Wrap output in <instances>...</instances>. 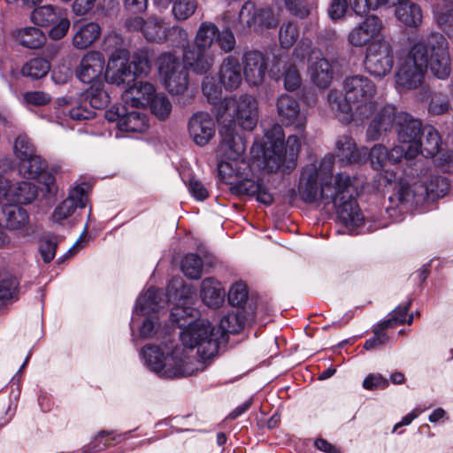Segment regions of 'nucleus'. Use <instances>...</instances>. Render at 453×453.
<instances>
[{"label": "nucleus", "instance_id": "obj_4", "mask_svg": "<svg viewBox=\"0 0 453 453\" xmlns=\"http://www.w3.org/2000/svg\"><path fill=\"white\" fill-rule=\"evenodd\" d=\"M395 126L400 143L408 144L405 151L407 157H416L420 151L419 135L422 124L418 119L406 112L396 113L393 105H385L370 122L366 131L369 140H378L383 132Z\"/></svg>", "mask_w": 453, "mask_h": 453}, {"label": "nucleus", "instance_id": "obj_62", "mask_svg": "<svg viewBox=\"0 0 453 453\" xmlns=\"http://www.w3.org/2000/svg\"><path fill=\"white\" fill-rule=\"evenodd\" d=\"M216 42L225 53L231 52L235 47V38L229 29L219 30Z\"/></svg>", "mask_w": 453, "mask_h": 453}, {"label": "nucleus", "instance_id": "obj_6", "mask_svg": "<svg viewBox=\"0 0 453 453\" xmlns=\"http://www.w3.org/2000/svg\"><path fill=\"white\" fill-rule=\"evenodd\" d=\"M219 136V175L224 182L232 184V178L242 177L250 170V164L244 158L246 143L234 127L220 126Z\"/></svg>", "mask_w": 453, "mask_h": 453}, {"label": "nucleus", "instance_id": "obj_64", "mask_svg": "<svg viewBox=\"0 0 453 453\" xmlns=\"http://www.w3.org/2000/svg\"><path fill=\"white\" fill-rule=\"evenodd\" d=\"M158 330L157 318L155 316L147 317L140 327V337L143 339L152 338L157 334Z\"/></svg>", "mask_w": 453, "mask_h": 453}, {"label": "nucleus", "instance_id": "obj_2", "mask_svg": "<svg viewBox=\"0 0 453 453\" xmlns=\"http://www.w3.org/2000/svg\"><path fill=\"white\" fill-rule=\"evenodd\" d=\"M333 167L332 157H325L319 166L307 165L300 177L298 192L305 203H319L325 207L332 205L339 221L352 231L362 224L364 216L353 196L350 176L340 173L332 181Z\"/></svg>", "mask_w": 453, "mask_h": 453}, {"label": "nucleus", "instance_id": "obj_37", "mask_svg": "<svg viewBox=\"0 0 453 453\" xmlns=\"http://www.w3.org/2000/svg\"><path fill=\"white\" fill-rule=\"evenodd\" d=\"M65 12L60 7L50 4L43 5L33 11L31 19L35 25L49 27L55 24Z\"/></svg>", "mask_w": 453, "mask_h": 453}, {"label": "nucleus", "instance_id": "obj_26", "mask_svg": "<svg viewBox=\"0 0 453 453\" xmlns=\"http://www.w3.org/2000/svg\"><path fill=\"white\" fill-rule=\"evenodd\" d=\"M232 181V190L238 195L256 196L257 200L265 205L271 204L273 201V196L260 180L243 179L234 184L233 180Z\"/></svg>", "mask_w": 453, "mask_h": 453}, {"label": "nucleus", "instance_id": "obj_1", "mask_svg": "<svg viewBox=\"0 0 453 453\" xmlns=\"http://www.w3.org/2000/svg\"><path fill=\"white\" fill-rule=\"evenodd\" d=\"M181 345H148L142 350L146 366L157 376L174 379L191 376L204 369V365L193 355L203 360L214 357L220 343V332L209 321L196 319L189 323L180 334Z\"/></svg>", "mask_w": 453, "mask_h": 453}, {"label": "nucleus", "instance_id": "obj_59", "mask_svg": "<svg viewBox=\"0 0 453 453\" xmlns=\"http://www.w3.org/2000/svg\"><path fill=\"white\" fill-rule=\"evenodd\" d=\"M435 19L440 28L448 36L453 37V9L436 13Z\"/></svg>", "mask_w": 453, "mask_h": 453}, {"label": "nucleus", "instance_id": "obj_25", "mask_svg": "<svg viewBox=\"0 0 453 453\" xmlns=\"http://www.w3.org/2000/svg\"><path fill=\"white\" fill-rule=\"evenodd\" d=\"M183 61L195 73L203 74L212 68L214 57L208 50L188 47L184 50Z\"/></svg>", "mask_w": 453, "mask_h": 453}, {"label": "nucleus", "instance_id": "obj_35", "mask_svg": "<svg viewBox=\"0 0 453 453\" xmlns=\"http://www.w3.org/2000/svg\"><path fill=\"white\" fill-rule=\"evenodd\" d=\"M420 151L426 157H434L440 149L441 136L438 131L432 126L422 128V140L419 139Z\"/></svg>", "mask_w": 453, "mask_h": 453}, {"label": "nucleus", "instance_id": "obj_27", "mask_svg": "<svg viewBox=\"0 0 453 453\" xmlns=\"http://www.w3.org/2000/svg\"><path fill=\"white\" fill-rule=\"evenodd\" d=\"M2 206L3 213L5 216L6 228L9 230L20 231L23 236L29 235V217L27 211L15 204Z\"/></svg>", "mask_w": 453, "mask_h": 453}, {"label": "nucleus", "instance_id": "obj_3", "mask_svg": "<svg viewBox=\"0 0 453 453\" xmlns=\"http://www.w3.org/2000/svg\"><path fill=\"white\" fill-rule=\"evenodd\" d=\"M344 95L331 89L327 102L333 111L343 122L363 123L375 115L382 107L375 100L377 87L364 74L346 76L342 82Z\"/></svg>", "mask_w": 453, "mask_h": 453}, {"label": "nucleus", "instance_id": "obj_16", "mask_svg": "<svg viewBox=\"0 0 453 453\" xmlns=\"http://www.w3.org/2000/svg\"><path fill=\"white\" fill-rule=\"evenodd\" d=\"M384 28L382 20L376 15H368L354 27L348 35V42L353 47L361 48L375 41Z\"/></svg>", "mask_w": 453, "mask_h": 453}, {"label": "nucleus", "instance_id": "obj_48", "mask_svg": "<svg viewBox=\"0 0 453 453\" xmlns=\"http://www.w3.org/2000/svg\"><path fill=\"white\" fill-rule=\"evenodd\" d=\"M299 31L296 24L288 21L283 23L279 31V40L282 48L289 49L296 42Z\"/></svg>", "mask_w": 453, "mask_h": 453}, {"label": "nucleus", "instance_id": "obj_58", "mask_svg": "<svg viewBox=\"0 0 453 453\" xmlns=\"http://www.w3.org/2000/svg\"><path fill=\"white\" fill-rule=\"evenodd\" d=\"M51 26L52 28L49 32L50 37L53 40H59L63 38L70 27V21L67 18L66 12H65L60 18L58 19V21Z\"/></svg>", "mask_w": 453, "mask_h": 453}, {"label": "nucleus", "instance_id": "obj_49", "mask_svg": "<svg viewBox=\"0 0 453 453\" xmlns=\"http://www.w3.org/2000/svg\"><path fill=\"white\" fill-rule=\"evenodd\" d=\"M222 88L220 82L217 81V80L212 76H205L203 83H202V90L208 99V101L211 104H216L220 100L222 96Z\"/></svg>", "mask_w": 453, "mask_h": 453}, {"label": "nucleus", "instance_id": "obj_40", "mask_svg": "<svg viewBox=\"0 0 453 453\" xmlns=\"http://www.w3.org/2000/svg\"><path fill=\"white\" fill-rule=\"evenodd\" d=\"M46 163L40 156L35 155L19 160V173L27 179H35L44 172Z\"/></svg>", "mask_w": 453, "mask_h": 453}, {"label": "nucleus", "instance_id": "obj_53", "mask_svg": "<svg viewBox=\"0 0 453 453\" xmlns=\"http://www.w3.org/2000/svg\"><path fill=\"white\" fill-rule=\"evenodd\" d=\"M278 23L279 19L274 15L271 8H257L256 29L274 27Z\"/></svg>", "mask_w": 453, "mask_h": 453}, {"label": "nucleus", "instance_id": "obj_55", "mask_svg": "<svg viewBox=\"0 0 453 453\" xmlns=\"http://www.w3.org/2000/svg\"><path fill=\"white\" fill-rule=\"evenodd\" d=\"M18 280L15 277L9 276L0 281V307L5 301L13 297L17 291Z\"/></svg>", "mask_w": 453, "mask_h": 453}, {"label": "nucleus", "instance_id": "obj_51", "mask_svg": "<svg viewBox=\"0 0 453 453\" xmlns=\"http://www.w3.org/2000/svg\"><path fill=\"white\" fill-rule=\"evenodd\" d=\"M14 154L19 160L36 155L35 146L27 135L20 134L16 138Z\"/></svg>", "mask_w": 453, "mask_h": 453}, {"label": "nucleus", "instance_id": "obj_13", "mask_svg": "<svg viewBox=\"0 0 453 453\" xmlns=\"http://www.w3.org/2000/svg\"><path fill=\"white\" fill-rule=\"evenodd\" d=\"M129 58L130 55L127 49L117 48L112 51L105 68V81L109 83L120 86L128 82L130 80H134Z\"/></svg>", "mask_w": 453, "mask_h": 453}, {"label": "nucleus", "instance_id": "obj_39", "mask_svg": "<svg viewBox=\"0 0 453 453\" xmlns=\"http://www.w3.org/2000/svg\"><path fill=\"white\" fill-rule=\"evenodd\" d=\"M165 30L162 19L151 16L145 20L142 35L147 41L155 42H165Z\"/></svg>", "mask_w": 453, "mask_h": 453}, {"label": "nucleus", "instance_id": "obj_44", "mask_svg": "<svg viewBox=\"0 0 453 453\" xmlns=\"http://www.w3.org/2000/svg\"><path fill=\"white\" fill-rule=\"evenodd\" d=\"M173 4L172 13L175 19L184 21L190 18L197 8L196 0H169Z\"/></svg>", "mask_w": 453, "mask_h": 453}, {"label": "nucleus", "instance_id": "obj_45", "mask_svg": "<svg viewBox=\"0 0 453 453\" xmlns=\"http://www.w3.org/2000/svg\"><path fill=\"white\" fill-rule=\"evenodd\" d=\"M243 326V322L237 313H228L223 316L219 322V326L216 330L220 332V342L226 334H237Z\"/></svg>", "mask_w": 453, "mask_h": 453}, {"label": "nucleus", "instance_id": "obj_10", "mask_svg": "<svg viewBox=\"0 0 453 453\" xmlns=\"http://www.w3.org/2000/svg\"><path fill=\"white\" fill-rule=\"evenodd\" d=\"M365 68L373 76L383 77L388 74L394 65V51L391 43L384 39H376L366 48Z\"/></svg>", "mask_w": 453, "mask_h": 453}, {"label": "nucleus", "instance_id": "obj_33", "mask_svg": "<svg viewBox=\"0 0 453 453\" xmlns=\"http://www.w3.org/2000/svg\"><path fill=\"white\" fill-rule=\"evenodd\" d=\"M280 65L281 63L279 62L274 66L278 68V71L280 73V75H276V73H273L274 78L276 80H282L284 88L287 91L298 89L302 85V77L296 65L292 62H286L281 65V70L280 69Z\"/></svg>", "mask_w": 453, "mask_h": 453}, {"label": "nucleus", "instance_id": "obj_47", "mask_svg": "<svg viewBox=\"0 0 453 453\" xmlns=\"http://www.w3.org/2000/svg\"><path fill=\"white\" fill-rule=\"evenodd\" d=\"M181 270L186 277L193 280L200 278L203 270V261L196 254H188L181 261Z\"/></svg>", "mask_w": 453, "mask_h": 453}, {"label": "nucleus", "instance_id": "obj_46", "mask_svg": "<svg viewBox=\"0 0 453 453\" xmlns=\"http://www.w3.org/2000/svg\"><path fill=\"white\" fill-rule=\"evenodd\" d=\"M425 186L427 193L426 202L444 196L449 188L447 179L441 176L432 177L429 184H425Z\"/></svg>", "mask_w": 453, "mask_h": 453}, {"label": "nucleus", "instance_id": "obj_21", "mask_svg": "<svg viewBox=\"0 0 453 453\" xmlns=\"http://www.w3.org/2000/svg\"><path fill=\"white\" fill-rule=\"evenodd\" d=\"M156 94V88L152 83L134 79L133 85L123 92L122 98L127 105L144 108L150 104Z\"/></svg>", "mask_w": 453, "mask_h": 453}, {"label": "nucleus", "instance_id": "obj_12", "mask_svg": "<svg viewBox=\"0 0 453 453\" xmlns=\"http://www.w3.org/2000/svg\"><path fill=\"white\" fill-rule=\"evenodd\" d=\"M276 110L279 120L286 127L303 134L308 121V111L302 107L300 102L288 94H281L276 100Z\"/></svg>", "mask_w": 453, "mask_h": 453}, {"label": "nucleus", "instance_id": "obj_11", "mask_svg": "<svg viewBox=\"0 0 453 453\" xmlns=\"http://www.w3.org/2000/svg\"><path fill=\"white\" fill-rule=\"evenodd\" d=\"M427 50V67L438 79L444 80L451 73V60L448 42L440 34L431 35L426 42H421Z\"/></svg>", "mask_w": 453, "mask_h": 453}, {"label": "nucleus", "instance_id": "obj_31", "mask_svg": "<svg viewBox=\"0 0 453 453\" xmlns=\"http://www.w3.org/2000/svg\"><path fill=\"white\" fill-rule=\"evenodd\" d=\"M336 148L337 157L348 163L362 162L367 154V149H357L355 141L349 136H341L336 142Z\"/></svg>", "mask_w": 453, "mask_h": 453}, {"label": "nucleus", "instance_id": "obj_18", "mask_svg": "<svg viewBox=\"0 0 453 453\" xmlns=\"http://www.w3.org/2000/svg\"><path fill=\"white\" fill-rule=\"evenodd\" d=\"M188 132L192 141L198 146L206 145L215 134V123L206 111L194 113L188 123Z\"/></svg>", "mask_w": 453, "mask_h": 453}, {"label": "nucleus", "instance_id": "obj_63", "mask_svg": "<svg viewBox=\"0 0 453 453\" xmlns=\"http://www.w3.org/2000/svg\"><path fill=\"white\" fill-rule=\"evenodd\" d=\"M57 241L54 238H47L41 242L39 251L45 263L52 261L56 255Z\"/></svg>", "mask_w": 453, "mask_h": 453}, {"label": "nucleus", "instance_id": "obj_20", "mask_svg": "<svg viewBox=\"0 0 453 453\" xmlns=\"http://www.w3.org/2000/svg\"><path fill=\"white\" fill-rule=\"evenodd\" d=\"M308 73L311 81L320 88H327L333 80L334 72L329 61L321 51H313L308 58Z\"/></svg>", "mask_w": 453, "mask_h": 453}, {"label": "nucleus", "instance_id": "obj_5", "mask_svg": "<svg viewBox=\"0 0 453 453\" xmlns=\"http://www.w3.org/2000/svg\"><path fill=\"white\" fill-rule=\"evenodd\" d=\"M284 132L282 126L274 124L265 131L263 142V157L265 166L269 172H277L281 167L292 170L301 149V140L305 138V132L301 134H292L288 137L284 147Z\"/></svg>", "mask_w": 453, "mask_h": 453}, {"label": "nucleus", "instance_id": "obj_22", "mask_svg": "<svg viewBox=\"0 0 453 453\" xmlns=\"http://www.w3.org/2000/svg\"><path fill=\"white\" fill-rule=\"evenodd\" d=\"M4 196L1 205L12 203L28 204L32 203L38 195L37 188L29 181H18L13 185L4 179Z\"/></svg>", "mask_w": 453, "mask_h": 453}, {"label": "nucleus", "instance_id": "obj_54", "mask_svg": "<svg viewBox=\"0 0 453 453\" xmlns=\"http://www.w3.org/2000/svg\"><path fill=\"white\" fill-rule=\"evenodd\" d=\"M411 306V302H408L404 305L397 306L392 312L389 319L382 321V327L391 328L395 327L397 324L405 323V318H407L408 311Z\"/></svg>", "mask_w": 453, "mask_h": 453}, {"label": "nucleus", "instance_id": "obj_43", "mask_svg": "<svg viewBox=\"0 0 453 453\" xmlns=\"http://www.w3.org/2000/svg\"><path fill=\"white\" fill-rule=\"evenodd\" d=\"M151 113L159 120L166 119L172 111V103L164 93H157L149 104Z\"/></svg>", "mask_w": 453, "mask_h": 453}, {"label": "nucleus", "instance_id": "obj_14", "mask_svg": "<svg viewBox=\"0 0 453 453\" xmlns=\"http://www.w3.org/2000/svg\"><path fill=\"white\" fill-rule=\"evenodd\" d=\"M176 285L181 286V289H176L174 299L178 297L177 303L171 311V320L180 328H186L189 323H193L199 317V311L192 306L193 297L189 288L182 286L181 281L176 280Z\"/></svg>", "mask_w": 453, "mask_h": 453}, {"label": "nucleus", "instance_id": "obj_38", "mask_svg": "<svg viewBox=\"0 0 453 453\" xmlns=\"http://www.w3.org/2000/svg\"><path fill=\"white\" fill-rule=\"evenodd\" d=\"M16 40L29 49L40 48L45 42V35L36 27H25L14 32Z\"/></svg>", "mask_w": 453, "mask_h": 453}, {"label": "nucleus", "instance_id": "obj_15", "mask_svg": "<svg viewBox=\"0 0 453 453\" xmlns=\"http://www.w3.org/2000/svg\"><path fill=\"white\" fill-rule=\"evenodd\" d=\"M104 67V56L99 51H88L81 58L75 75L82 83H98L103 80Z\"/></svg>", "mask_w": 453, "mask_h": 453}, {"label": "nucleus", "instance_id": "obj_60", "mask_svg": "<svg viewBox=\"0 0 453 453\" xmlns=\"http://www.w3.org/2000/svg\"><path fill=\"white\" fill-rule=\"evenodd\" d=\"M89 104L93 109H103L107 106L110 97L102 88H91L88 92Z\"/></svg>", "mask_w": 453, "mask_h": 453}, {"label": "nucleus", "instance_id": "obj_50", "mask_svg": "<svg viewBox=\"0 0 453 453\" xmlns=\"http://www.w3.org/2000/svg\"><path fill=\"white\" fill-rule=\"evenodd\" d=\"M173 47L186 48L188 44V34L186 29L173 26L165 30V41Z\"/></svg>", "mask_w": 453, "mask_h": 453}, {"label": "nucleus", "instance_id": "obj_42", "mask_svg": "<svg viewBox=\"0 0 453 453\" xmlns=\"http://www.w3.org/2000/svg\"><path fill=\"white\" fill-rule=\"evenodd\" d=\"M50 70V65L48 60L36 58L26 63L21 69V73L24 76L32 79H40L45 76Z\"/></svg>", "mask_w": 453, "mask_h": 453}, {"label": "nucleus", "instance_id": "obj_24", "mask_svg": "<svg viewBox=\"0 0 453 453\" xmlns=\"http://www.w3.org/2000/svg\"><path fill=\"white\" fill-rule=\"evenodd\" d=\"M243 77L238 58L228 56L223 59L219 69V81L226 91L237 89Z\"/></svg>", "mask_w": 453, "mask_h": 453}, {"label": "nucleus", "instance_id": "obj_28", "mask_svg": "<svg viewBox=\"0 0 453 453\" xmlns=\"http://www.w3.org/2000/svg\"><path fill=\"white\" fill-rule=\"evenodd\" d=\"M73 45L78 50H85L91 46L101 35V27L96 22L75 25Z\"/></svg>", "mask_w": 453, "mask_h": 453}, {"label": "nucleus", "instance_id": "obj_30", "mask_svg": "<svg viewBox=\"0 0 453 453\" xmlns=\"http://www.w3.org/2000/svg\"><path fill=\"white\" fill-rule=\"evenodd\" d=\"M164 293L154 288H150L143 295H141L134 308V315H149L157 312L165 303L163 298Z\"/></svg>", "mask_w": 453, "mask_h": 453}, {"label": "nucleus", "instance_id": "obj_52", "mask_svg": "<svg viewBox=\"0 0 453 453\" xmlns=\"http://www.w3.org/2000/svg\"><path fill=\"white\" fill-rule=\"evenodd\" d=\"M369 160L373 169L387 167L388 165V149L381 145H374L369 152Z\"/></svg>", "mask_w": 453, "mask_h": 453}, {"label": "nucleus", "instance_id": "obj_57", "mask_svg": "<svg viewBox=\"0 0 453 453\" xmlns=\"http://www.w3.org/2000/svg\"><path fill=\"white\" fill-rule=\"evenodd\" d=\"M449 109V100L447 96L434 94L431 97L428 111L434 115H441Z\"/></svg>", "mask_w": 453, "mask_h": 453}, {"label": "nucleus", "instance_id": "obj_8", "mask_svg": "<svg viewBox=\"0 0 453 453\" xmlns=\"http://www.w3.org/2000/svg\"><path fill=\"white\" fill-rule=\"evenodd\" d=\"M427 68V50L422 43H416L400 59L395 74V83L401 91L418 88L424 81Z\"/></svg>", "mask_w": 453, "mask_h": 453}, {"label": "nucleus", "instance_id": "obj_61", "mask_svg": "<svg viewBox=\"0 0 453 453\" xmlns=\"http://www.w3.org/2000/svg\"><path fill=\"white\" fill-rule=\"evenodd\" d=\"M386 329L382 327V322L380 323L373 330L374 335L365 342L364 348L370 350L385 344L388 340V335L384 333Z\"/></svg>", "mask_w": 453, "mask_h": 453}, {"label": "nucleus", "instance_id": "obj_9", "mask_svg": "<svg viewBox=\"0 0 453 453\" xmlns=\"http://www.w3.org/2000/svg\"><path fill=\"white\" fill-rule=\"evenodd\" d=\"M158 75L165 89L172 95L183 94L188 87V73L178 57L163 53L157 60Z\"/></svg>", "mask_w": 453, "mask_h": 453}, {"label": "nucleus", "instance_id": "obj_36", "mask_svg": "<svg viewBox=\"0 0 453 453\" xmlns=\"http://www.w3.org/2000/svg\"><path fill=\"white\" fill-rule=\"evenodd\" d=\"M219 27L211 22H202L196 31L194 47L202 50H209L217 40Z\"/></svg>", "mask_w": 453, "mask_h": 453}, {"label": "nucleus", "instance_id": "obj_56", "mask_svg": "<svg viewBox=\"0 0 453 453\" xmlns=\"http://www.w3.org/2000/svg\"><path fill=\"white\" fill-rule=\"evenodd\" d=\"M248 299V290L245 284L234 283L228 292V300L233 306H240Z\"/></svg>", "mask_w": 453, "mask_h": 453}, {"label": "nucleus", "instance_id": "obj_23", "mask_svg": "<svg viewBox=\"0 0 453 453\" xmlns=\"http://www.w3.org/2000/svg\"><path fill=\"white\" fill-rule=\"evenodd\" d=\"M395 199H397L399 205L404 208L422 206L427 199L425 183L416 181L409 185L402 182L397 189ZM390 200L393 201L394 198H390Z\"/></svg>", "mask_w": 453, "mask_h": 453}, {"label": "nucleus", "instance_id": "obj_34", "mask_svg": "<svg viewBox=\"0 0 453 453\" xmlns=\"http://www.w3.org/2000/svg\"><path fill=\"white\" fill-rule=\"evenodd\" d=\"M148 127L147 116L137 111H132L123 114L118 122V128L123 132L142 133L145 131Z\"/></svg>", "mask_w": 453, "mask_h": 453}, {"label": "nucleus", "instance_id": "obj_17", "mask_svg": "<svg viewBox=\"0 0 453 453\" xmlns=\"http://www.w3.org/2000/svg\"><path fill=\"white\" fill-rule=\"evenodd\" d=\"M243 76L250 86H260L265 78L268 69V59L260 51L250 50L242 58Z\"/></svg>", "mask_w": 453, "mask_h": 453}, {"label": "nucleus", "instance_id": "obj_41", "mask_svg": "<svg viewBox=\"0 0 453 453\" xmlns=\"http://www.w3.org/2000/svg\"><path fill=\"white\" fill-rule=\"evenodd\" d=\"M257 7L254 3L246 2L239 12L238 22L234 28L242 32L256 29Z\"/></svg>", "mask_w": 453, "mask_h": 453}, {"label": "nucleus", "instance_id": "obj_32", "mask_svg": "<svg viewBox=\"0 0 453 453\" xmlns=\"http://www.w3.org/2000/svg\"><path fill=\"white\" fill-rule=\"evenodd\" d=\"M200 296L205 305L217 308L223 303L225 292L218 280L206 278L202 281Z\"/></svg>", "mask_w": 453, "mask_h": 453}, {"label": "nucleus", "instance_id": "obj_29", "mask_svg": "<svg viewBox=\"0 0 453 453\" xmlns=\"http://www.w3.org/2000/svg\"><path fill=\"white\" fill-rule=\"evenodd\" d=\"M395 19L407 27H418L422 23V10L415 3L400 1L395 10Z\"/></svg>", "mask_w": 453, "mask_h": 453}, {"label": "nucleus", "instance_id": "obj_19", "mask_svg": "<svg viewBox=\"0 0 453 453\" xmlns=\"http://www.w3.org/2000/svg\"><path fill=\"white\" fill-rule=\"evenodd\" d=\"M86 186L78 185L73 188L66 199L59 203L52 213L51 219L54 223L61 224L73 214L77 208H84L88 200Z\"/></svg>", "mask_w": 453, "mask_h": 453}, {"label": "nucleus", "instance_id": "obj_7", "mask_svg": "<svg viewBox=\"0 0 453 453\" xmlns=\"http://www.w3.org/2000/svg\"><path fill=\"white\" fill-rule=\"evenodd\" d=\"M216 118L219 126L238 125L244 130H252L258 121V104L250 95L225 98L217 106Z\"/></svg>", "mask_w": 453, "mask_h": 453}]
</instances>
